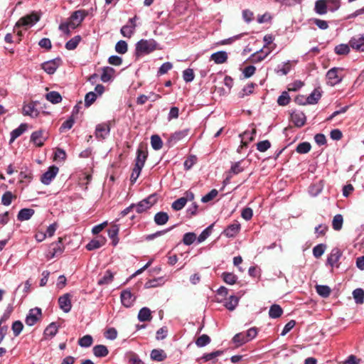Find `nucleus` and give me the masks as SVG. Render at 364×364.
Here are the masks:
<instances>
[{"label": "nucleus", "instance_id": "41", "mask_svg": "<svg viewBox=\"0 0 364 364\" xmlns=\"http://www.w3.org/2000/svg\"><path fill=\"white\" fill-rule=\"evenodd\" d=\"M93 343L92 337L90 335H85L78 340V345L83 348H88Z\"/></svg>", "mask_w": 364, "mask_h": 364}, {"label": "nucleus", "instance_id": "44", "mask_svg": "<svg viewBox=\"0 0 364 364\" xmlns=\"http://www.w3.org/2000/svg\"><path fill=\"white\" fill-rule=\"evenodd\" d=\"M343 223V216L341 214H337L333 217L332 221V226L335 230H340L342 228Z\"/></svg>", "mask_w": 364, "mask_h": 364}, {"label": "nucleus", "instance_id": "22", "mask_svg": "<svg viewBox=\"0 0 364 364\" xmlns=\"http://www.w3.org/2000/svg\"><path fill=\"white\" fill-rule=\"evenodd\" d=\"M114 73V69L111 67L103 68L102 73L100 77L101 80L104 82L110 81L113 78Z\"/></svg>", "mask_w": 364, "mask_h": 364}, {"label": "nucleus", "instance_id": "64", "mask_svg": "<svg viewBox=\"0 0 364 364\" xmlns=\"http://www.w3.org/2000/svg\"><path fill=\"white\" fill-rule=\"evenodd\" d=\"M11 328L14 332V335L15 336H18L21 333L23 328V325L21 321H16L13 323Z\"/></svg>", "mask_w": 364, "mask_h": 364}, {"label": "nucleus", "instance_id": "17", "mask_svg": "<svg viewBox=\"0 0 364 364\" xmlns=\"http://www.w3.org/2000/svg\"><path fill=\"white\" fill-rule=\"evenodd\" d=\"M240 224L235 221L234 223L229 225L223 231V234L228 237H235L240 231Z\"/></svg>", "mask_w": 364, "mask_h": 364}, {"label": "nucleus", "instance_id": "8", "mask_svg": "<svg viewBox=\"0 0 364 364\" xmlns=\"http://www.w3.org/2000/svg\"><path fill=\"white\" fill-rule=\"evenodd\" d=\"M58 168L55 166L49 167L48 170L41 176V183L45 185L50 184L52 180L56 176L58 173Z\"/></svg>", "mask_w": 364, "mask_h": 364}, {"label": "nucleus", "instance_id": "37", "mask_svg": "<svg viewBox=\"0 0 364 364\" xmlns=\"http://www.w3.org/2000/svg\"><path fill=\"white\" fill-rule=\"evenodd\" d=\"M239 298L235 296H230L225 301L224 306L230 311H233L237 306Z\"/></svg>", "mask_w": 364, "mask_h": 364}, {"label": "nucleus", "instance_id": "61", "mask_svg": "<svg viewBox=\"0 0 364 364\" xmlns=\"http://www.w3.org/2000/svg\"><path fill=\"white\" fill-rule=\"evenodd\" d=\"M115 50L119 54H124L127 51V43L124 41H119L115 46Z\"/></svg>", "mask_w": 364, "mask_h": 364}, {"label": "nucleus", "instance_id": "54", "mask_svg": "<svg viewBox=\"0 0 364 364\" xmlns=\"http://www.w3.org/2000/svg\"><path fill=\"white\" fill-rule=\"evenodd\" d=\"M328 11L333 12L341 6V0H326Z\"/></svg>", "mask_w": 364, "mask_h": 364}, {"label": "nucleus", "instance_id": "11", "mask_svg": "<svg viewBox=\"0 0 364 364\" xmlns=\"http://www.w3.org/2000/svg\"><path fill=\"white\" fill-rule=\"evenodd\" d=\"M120 297L122 305L127 308L131 307L136 299V297L128 289L122 291Z\"/></svg>", "mask_w": 364, "mask_h": 364}, {"label": "nucleus", "instance_id": "39", "mask_svg": "<svg viewBox=\"0 0 364 364\" xmlns=\"http://www.w3.org/2000/svg\"><path fill=\"white\" fill-rule=\"evenodd\" d=\"M151 144L153 149L157 151L162 148L163 141L159 135L154 134L151 137Z\"/></svg>", "mask_w": 364, "mask_h": 364}, {"label": "nucleus", "instance_id": "50", "mask_svg": "<svg viewBox=\"0 0 364 364\" xmlns=\"http://www.w3.org/2000/svg\"><path fill=\"white\" fill-rule=\"evenodd\" d=\"M97 95L95 92H89L85 97V107H90L97 99Z\"/></svg>", "mask_w": 364, "mask_h": 364}, {"label": "nucleus", "instance_id": "46", "mask_svg": "<svg viewBox=\"0 0 364 364\" xmlns=\"http://www.w3.org/2000/svg\"><path fill=\"white\" fill-rule=\"evenodd\" d=\"M291 70L290 61L284 63L282 65H278L275 69V71L278 74L286 75Z\"/></svg>", "mask_w": 364, "mask_h": 364}, {"label": "nucleus", "instance_id": "14", "mask_svg": "<svg viewBox=\"0 0 364 364\" xmlns=\"http://www.w3.org/2000/svg\"><path fill=\"white\" fill-rule=\"evenodd\" d=\"M244 162V160H240L232 163L228 172L229 176L226 178V180H230L232 177V174L237 175L242 173L245 170Z\"/></svg>", "mask_w": 364, "mask_h": 364}, {"label": "nucleus", "instance_id": "31", "mask_svg": "<svg viewBox=\"0 0 364 364\" xmlns=\"http://www.w3.org/2000/svg\"><path fill=\"white\" fill-rule=\"evenodd\" d=\"M168 215L165 212H159L154 216V222L158 225H163L168 220Z\"/></svg>", "mask_w": 364, "mask_h": 364}, {"label": "nucleus", "instance_id": "5", "mask_svg": "<svg viewBox=\"0 0 364 364\" xmlns=\"http://www.w3.org/2000/svg\"><path fill=\"white\" fill-rule=\"evenodd\" d=\"M39 21V17L36 14H32L31 15L24 16L21 18H20L18 22L16 24L14 32L16 31V28L21 26H31L33 24H35L36 22Z\"/></svg>", "mask_w": 364, "mask_h": 364}, {"label": "nucleus", "instance_id": "3", "mask_svg": "<svg viewBox=\"0 0 364 364\" xmlns=\"http://www.w3.org/2000/svg\"><path fill=\"white\" fill-rule=\"evenodd\" d=\"M343 68L336 67L330 69L326 73L328 84L334 86L340 83L343 77Z\"/></svg>", "mask_w": 364, "mask_h": 364}, {"label": "nucleus", "instance_id": "7", "mask_svg": "<svg viewBox=\"0 0 364 364\" xmlns=\"http://www.w3.org/2000/svg\"><path fill=\"white\" fill-rule=\"evenodd\" d=\"M50 248V251L49 252V255H48V258L51 259L61 255L64 250L63 238L59 237L57 242L51 243Z\"/></svg>", "mask_w": 364, "mask_h": 364}, {"label": "nucleus", "instance_id": "48", "mask_svg": "<svg viewBox=\"0 0 364 364\" xmlns=\"http://www.w3.org/2000/svg\"><path fill=\"white\" fill-rule=\"evenodd\" d=\"M23 113L24 115L31 116L32 117H36L38 115L37 110L35 109L34 106L31 104L25 105L23 108Z\"/></svg>", "mask_w": 364, "mask_h": 364}, {"label": "nucleus", "instance_id": "53", "mask_svg": "<svg viewBox=\"0 0 364 364\" xmlns=\"http://www.w3.org/2000/svg\"><path fill=\"white\" fill-rule=\"evenodd\" d=\"M311 144L309 142H302L297 145L296 151L299 154H306L311 150Z\"/></svg>", "mask_w": 364, "mask_h": 364}, {"label": "nucleus", "instance_id": "33", "mask_svg": "<svg viewBox=\"0 0 364 364\" xmlns=\"http://www.w3.org/2000/svg\"><path fill=\"white\" fill-rule=\"evenodd\" d=\"M114 279V274L110 270H107L105 274L98 280L99 285H107L110 284Z\"/></svg>", "mask_w": 364, "mask_h": 364}, {"label": "nucleus", "instance_id": "32", "mask_svg": "<svg viewBox=\"0 0 364 364\" xmlns=\"http://www.w3.org/2000/svg\"><path fill=\"white\" fill-rule=\"evenodd\" d=\"M46 99L53 104H58L62 101V97L59 92L52 91L46 95Z\"/></svg>", "mask_w": 364, "mask_h": 364}, {"label": "nucleus", "instance_id": "15", "mask_svg": "<svg viewBox=\"0 0 364 364\" xmlns=\"http://www.w3.org/2000/svg\"><path fill=\"white\" fill-rule=\"evenodd\" d=\"M291 119L294 124L297 127H301L305 124L306 117L302 112H294L291 114Z\"/></svg>", "mask_w": 364, "mask_h": 364}, {"label": "nucleus", "instance_id": "47", "mask_svg": "<svg viewBox=\"0 0 364 364\" xmlns=\"http://www.w3.org/2000/svg\"><path fill=\"white\" fill-rule=\"evenodd\" d=\"M353 296L356 304H363L364 301V291L362 289H356L353 291Z\"/></svg>", "mask_w": 364, "mask_h": 364}, {"label": "nucleus", "instance_id": "55", "mask_svg": "<svg viewBox=\"0 0 364 364\" xmlns=\"http://www.w3.org/2000/svg\"><path fill=\"white\" fill-rule=\"evenodd\" d=\"M213 224L206 228L198 237V242H202L205 241L210 235Z\"/></svg>", "mask_w": 364, "mask_h": 364}, {"label": "nucleus", "instance_id": "19", "mask_svg": "<svg viewBox=\"0 0 364 364\" xmlns=\"http://www.w3.org/2000/svg\"><path fill=\"white\" fill-rule=\"evenodd\" d=\"M255 134V129H252L251 131H245L242 134H240L242 146H247L249 141H253Z\"/></svg>", "mask_w": 364, "mask_h": 364}, {"label": "nucleus", "instance_id": "25", "mask_svg": "<svg viewBox=\"0 0 364 364\" xmlns=\"http://www.w3.org/2000/svg\"><path fill=\"white\" fill-rule=\"evenodd\" d=\"M105 244V239L104 237L100 239L92 240L86 245V249L89 251L94 250L100 248Z\"/></svg>", "mask_w": 364, "mask_h": 364}, {"label": "nucleus", "instance_id": "49", "mask_svg": "<svg viewBox=\"0 0 364 364\" xmlns=\"http://www.w3.org/2000/svg\"><path fill=\"white\" fill-rule=\"evenodd\" d=\"M210 342V337L206 334H203L199 336L196 341V344L198 347H204L209 344Z\"/></svg>", "mask_w": 364, "mask_h": 364}, {"label": "nucleus", "instance_id": "30", "mask_svg": "<svg viewBox=\"0 0 364 364\" xmlns=\"http://www.w3.org/2000/svg\"><path fill=\"white\" fill-rule=\"evenodd\" d=\"M283 314V309L278 304H273L269 310V316L272 318H277Z\"/></svg>", "mask_w": 364, "mask_h": 364}, {"label": "nucleus", "instance_id": "45", "mask_svg": "<svg viewBox=\"0 0 364 364\" xmlns=\"http://www.w3.org/2000/svg\"><path fill=\"white\" fill-rule=\"evenodd\" d=\"M263 50H261L259 52H256L252 55V61L253 63H259L263 60L269 53L270 50L267 51L264 54H263Z\"/></svg>", "mask_w": 364, "mask_h": 364}, {"label": "nucleus", "instance_id": "12", "mask_svg": "<svg viewBox=\"0 0 364 364\" xmlns=\"http://www.w3.org/2000/svg\"><path fill=\"white\" fill-rule=\"evenodd\" d=\"M60 308L65 313H68L72 308L70 294H65L58 299Z\"/></svg>", "mask_w": 364, "mask_h": 364}, {"label": "nucleus", "instance_id": "51", "mask_svg": "<svg viewBox=\"0 0 364 364\" xmlns=\"http://www.w3.org/2000/svg\"><path fill=\"white\" fill-rule=\"evenodd\" d=\"M223 281L228 284H234L237 281V277L233 273L224 272L222 274Z\"/></svg>", "mask_w": 364, "mask_h": 364}, {"label": "nucleus", "instance_id": "20", "mask_svg": "<svg viewBox=\"0 0 364 364\" xmlns=\"http://www.w3.org/2000/svg\"><path fill=\"white\" fill-rule=\"evenodd\" d=\"M45 140L46 138L43 136L41 130L33 132L31 136V141L39 147L43 145Z\"/></svg>", "mask_w": 364, "mask_h": 364}, {"label": "nucleus", "instance_id": "13", "mask_svg": "<svg viewBox=\"0 0 364 364\" xmlns=\"http://www.w3.org/2000/svg\"><path fill=\"white\" fill-rule=\"evenodd\" d=\"M349 46L357 51H364V36H357L353 37L349 41Z\"/></svg>", "mask_w": 364, "mask_h": 364}, {"label": "nucleus", "instance_id": "38", "mask_svg": "<svg viewBox=\"0 0 364 364\" xmlns=\"http://www.w3.org/2000/svg\"><path fill=\"white\" fill-rule=\"evenodd\" d=\"M166 358V354L163 350L154 349L151 352V358L153 360L162 361Z\"/></svg>", "mask_w": 364, "mask_h": 364}, {"label": "nucleus", "instance_id": "23", "mask_svg": "<svg viewBox=\"0 0 364 364\" xmlns=\"http://www.w3.org/2000/svg\"><path fill=\"white\" fill-rule=\"evenodd\" d=\"M314 10L319 15L326 14L328 12L326 0H317L315 3Z\"/></svg>", "mask_w": 364, "mask_h": 364}, {"label": "nucleus", "instance_id": "57", "mask_svg": "<svg viewBox=\"0 0 364 364\" xmlns=\"http://www.w3.org/2000/svg\"><path fill=\"white\" fill-rule=\"evenodd\" d=\"M196 240V235L193 232H187L183 235V242L186 245H192L194 241Z\"/></svg>", "mask_w": 364, "mask_h": 364}, {"label": "nucleus", "instance_id": "59", "mask_svg": "<svg viewBox=\"0 0 364 364\" xmlns=\"http://www.w3.org/2000/svg\"><path fill=\"white\" fill-rule=\"evenodd\" d=\"M195 75L193 70L191 68H187L183 72V78L185 82H190L194 79Z\"/></svg>", "mask_w": 364, "mask_h": 364}, {"label": "nucleus", "instance_id": "56", "mask_svg": "<svg viewBox=\"0 0 364 364\" xmlns=\"http://www.w3.org/2000/svg\"><path fill=\"white\" fill-rule=\"evenodd\" d=\"M334 50L338 55H346L349 53L350 48L347 44H339L335 47Z\"/></svg>", "mask_w": 364, "mask_h": 364}, {"label": "nucleus", "instance_id": "58", "mask_svg": "<svg viewBox=\"0 0 364 364\" xmlns=\"http://www.w3.org/2000/svg\"><path fill=\"white\" fill-rule=\"evenodd\" d=\"M290 102V97L287 92L284 91L277 99V103L281 106H285Z\"/></svg>", "mask_w": 364, "mask_h": 364}, {"label": "nucleus", "instance_id": "18", "mask_svg": "<svg viewBox=\"0 0 364 364\" xmlns=\"http://www.w3.org/2000/svg\"><path fill=\"white\" fill-rule=\"evenodd\" d=\"M342 255L341 251L338 248H333L327 259V264L331 267L334 266Z\"/></svg>", "mask_w": 364, "mask_h": 364}, {"label": "nucleus", "instance_id": "34", "mask_svg": "<svg viewBox=\"0 0 364 364\" xmlns=\"http://www.w3.org/2000/svg\"><path fill=\"white\" fill-rule=\"evenodd\" d=\"M232 342L237 346H240L249 342V340H247V338H246L245 332H241V333H237L236 335H235V336L232 338Z\"/></svg>", "mask_w": 364, "mask_h": 364}, {"label": "nucleus", "instance_id": "21", "mask_svg": "<svg viewBox=\"0 0 364 364\" xmlns=\"http://www.w3.org/2000/svg\"><path fill=\"white\" fill-rule=\"evenodd\" d=\"M210 59L216 64H222L227 61L228 53L225 51H218L211 55Z\"/></svg>", "mask_w": 364, "mask_h": 364}, {"label": "nucleus", "instance_id": "42", "mask_svg": "<svg viewBox=\"0 0 364 364\" xmlns=\"http://www.w3.org/2000/svg\"><path fill=\"white\" fill-rule=\"evenodd\" d=\"M16 196L14 195L11 191L5 192L1 197V203L4 205H9L14 199H16Z\"/></svg>", "mask_w": 364, "mask_h": 364}, {"label": "nucleus", "instance_id": "29", "mask_svg": "<svg viewBox=\"0 0 364 364\" xmlns=\"http://www.w3.org/2000/svg\"><path fill=\"white\" fill-rule=\"evenodd\" d=\"M93 354L97 358L105 357L108 355L109 350L104 345H97L93 347Z\"/></svg>", "mask_w": 364, "mask_h": 364}, {"label": "nucleus", "instance_id": "9", "mask_svg": "<svg viewBox=\"0 0 364 364\" xmlns=\"http://www.w3.org/2000/svg\"><path fill=\"white\" fill-rule=\"evenodd\" d=\"M60 59L55 58L54 60L43 63L41 67L45 72H46L49 75H51L56 71L57 68L60 66Z\"/></svg>", "mask_w": 364, "mask_h": 364}, {"label": "nucleus", "instance_id": "28", "mask_svg": "<svg viewBox=\"0 0 364 364\" xmlns=\"http://www.w3.org/2000/svg\"><path fill=\"white\" fill-rule=\"evenodd\" d=\"M27 129L26 124H21L18 128L11 132L10 144L13 143L16 138L23 134Z\"/></svg>", "mask_w": 364, "mask_h": 364}, {"label": "nucleus", "instance_id": "4", "mask_svg": "<svg viewBox=\"0 0 364 364\" xmlns=\"http://www.w3.org/2000/svg\"><path fill=\"white\" fill-rule=\"evenodd\" d=\"M157 201V198L155 195H150L146 198L141 200L137 204H134L137 213H141L146 210L149 209L153 206Z\"/></svg>", "mask_w": 364, "mask_h": 364}, {"label": "nucleus", "instance_id": "36", "mask_svg": "<svg viewBox=\"0 0 364 364\" xmlns=\"http://www.w3.org/2000/svg\"><path fill=\"white\" fill-rule=\"evenodd\" d=\"M58 332V327L55 323H50L44 331V337L46 338H53Z\"/></svg>", "mask_w": 364, "mask_h": 364}, {"label": "nucleus", "instance_id": "26", "mask_svg": "<svg viewBox=\"0 0 364 364\" xmlns=\"http://www.w3.org/2000/svg\"><path fill=\"white\" fill-rule=\"evenodd\" d=\"M152 318L151 310L147 307H143L138 314V319L141 322L149 321Z\"/></svg>", "mask_w": 364, "mask_h": 364}, {"label": "nucleus", "instance_id": "60", "mask_svg": "<svg viewBox=\"0 0 364 364\" xmlns=\"http://www.w3.org/2000/svg\"><path fill=\"white\" fill-rule=\"evenodd\" d=\"M135 25L133 26H124L121 28V33L124 37L131 38L134 31Z\"/></svg>", "mask_w": 364, "mask_h": 364}, {"label": "nucleus", "instance_id": "43", "mask_svg": "<svg viewBox=\"0 0 364 364\" xmlns=\"http://www.w3.org/2000/svg\"><path fill=\"white\" fill-rule=\"evenodd\" d=\"M80 41L81 37L80 36H75L65 43V48L69 50H74L76 48Z\"/></svg>", "mask_w": 364, "mask_h": 364}, {"label": "nucleus", "instance_id": "62", "mask_svg": "<svg viewBox=\"0 0 364 364\" xmlns=\"http://www.w3.org/2000/svg\"><path fill=\"white\" fill-rule=\"evenodd\" d=\"M326 245L323 244H319L316 245L313 248V255L315 257L318 258L320 257L325 252L326 250Z\"/></svg>", "mask_w": 364, "mask_h": 364}, {"label": "nucleus", "instance_id": "6", "mask_svg": "<svg viewBox=\"0 0 364 364\" xmlns=\"http://www.w3.org/2000/svg\"><path fill=\"white\" fill-rule=\"evenodd\" d=\"M41 309L40 308H34L29 311L26 318V323L28 326H33L41 317Z\"/></svg>", "mask_w": 364, "mask_h": 364}, {"label": "nucleus", "instance_id": "10", "mask_svg": "<svg viewBox=\"0 0 364 364\" xmlns=\"http://www.w3.org/2000/svg\"><path fill=\"white\" fill-rule=\"evenodd\" d=\"M110 132V127L108 123H102L97 125L95 129V136L97 139H104Z\"/></svg>", "mask_w": 364, "mask_h": 364}, {"label": "nucleus", "instance_id": "1", "mask_svg": "<svg viewBox=\"0 0 364 364\" xmlns=\"http://www.w3.org/2000/svg\"><path fill=\"white\" fill-rule=\"evenodd\" d=\"M87 15L88 12L85 10L75 11L71 14L67 21L60 24L59 29L67 36H70L71 30L79 26Z\"/></svg>", "mask_w": 364, "mask_h": 364}, {"label": "nucleus", "instance_id": "52", "mask_svg": "<svg viewBox=\"0 0 364 364\" xmlns=\"http://www.w3.org/2000/svg\"><path fill=\"white\" fill-rule=\"evenodd\" d=\"M316 291L320 296L326 298L330 295L331 289L326 285H317Z\"/></svg>", "mask_w": 364, "mask_h": 364}, {"label": "nucleus", "instance_id": "16", "mask_svg": "<svg viewBox=\"0 0 364 364\" xmlns=\"http://www.w3.org/2000/svg\"><path fill=\"white\" fill-rule=\"evenodd\" d=\"M189 129H183L180 131H176L173 134H172L168 139V142L173 145L179 141L180 140L186 137L188 134Z\"/></svg>", "mask_w": 364, "mask_h": 364}, {"label": "nucleus", "instance_id": "35", "mask_svg": "<svg viewBox=\"0 0 364 364\" xmlns=\"http://www.w3.org/2000/svg\"><path fill=\"white\" fill-rule=\"evenodd\" d=\"M321 97V93L318 89L314 90V91L306 98V103L309 105H314L318 102Z\"/></svg>", "mask_w": 364, "mask_h": 364}, {"label": "nucleus", "instance_id": "40", "mask_svg": "<svg viewBox=\"0 0 364 364\" xmlns=\"http://www.w3.org/2000/svg\"><path fill=\"white\" fill-rule=\"evenodd\" d=\"M119 230V229L117 225H113L110 229L108 230V235L110 238L112 239L114 245H116L119 242V239L117 237Z\"/></svg>", "mask_w": 364, "mask_h": 364}, {"label": "nucleus", "instance_id": "63", "mask_svg": "<svg viewBox=\"0 0 364 364\" xmlns=\"http://www.w3.org/2000/svg\"><path fill=\"white\" fill-rule=\"evenodd\" d=\"M75 123V118L70 116L66 121H65L60 127V131L63 132L66 129H70L73 127Z\"/></svg>", "mask_w": 364, "mask_h": 364}, {"label": "nucleus", "instance_id": "2", "mask_svg": "<svg viewBox=\"0 0 364 364\" xmlns=\"http://www.w3.org/2000/svg\"><path fill=\"white\" fill-rule=\"evenodd\" d=\"M157 48V43L154 39H141L136 44V55L149 54Z\"/></svg>", "mask_w": 364, "mask_h": 364}, {"label": "nucleus", "instance_id": "24", "mask_svg": "<svg viewBox=\"0 0 364 364\" xmlns=\"http://www.w3.org/2000/svg\"><path fill=\"white\" fill-rule=\"evenodd\" d=\"M34 213L35 211L33 209L23 208L18 212L17 218L20 221L27 220H29L33 216Z\"/></svg>", "mask_w": 364, "mask_h": 364}, {"label": "nucleus", "instance_id": "27", "mask_svg": "<svg viewBox=\"0 0 364 364\" xmlns=\"http://www.w3.org/2000/svg\"><path fill=\"white\" fill-rule=\"evenodd\" d=\"M147 158V152L141 149H137L135 166L143 168Z\"/></svg>", "mask_w": 364, "mask_h": 364}]
</instances>
